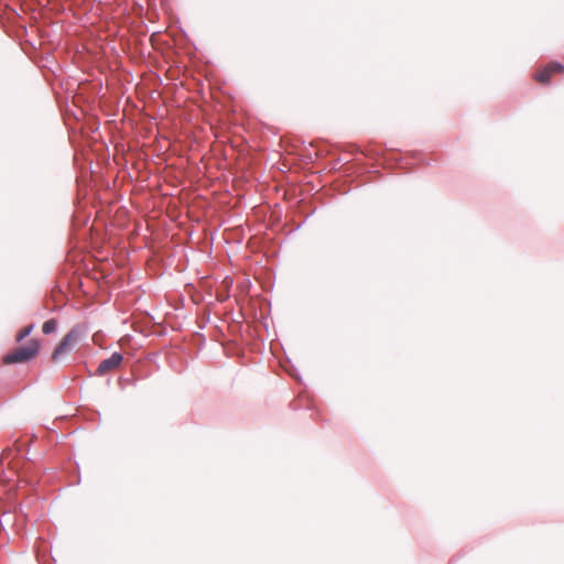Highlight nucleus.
<instances>
[{
    "label": "nucleus",
    "instance_id": "f03ea898",
    "mask_svg": "<svg viewBox=\"0 0 564 564\" xmlns=\"http://www.w3.org/2000/svg\"><path fill=\"white\" fill-rule=\"evenodd\" d=\"M83 334L84 329L82 326L77 325L73 327L55 347L52 354V360L56 362L63 355L69 352L78 344Z\"/></svg>",
    "mask_w": 564,
    "mask_h": 564
},
{
    "label": "nucleus",
    "instance_id": "39448f33",
    "mask_svg": "<svg viewBox=\"0 0 564 564\" xmlns=\"http://www.w3.org/2000/svg\"><path fill=\"white\" fill-rule=\"evenodd\" d=\"M56 327H57L56 321L54 318H51L43 324L42 330L44 334H51L56 330Z\"/></svg>",
    "mask_w": 564,
    "mask_h": 564
},
{
    "label": "nucleus",
    "instance_id": "423d86ee",
    "mask_svg": "<svg viewBox=\"0 0 564 564\" xmlns=\"http://www.w3.org/2000/svg\"><path fill=\"white\" fill-rule=\"evenodd\" d=\"M33 330V325H28L23 327L17 335V341L23 340L25 337H28L31 332Z\"/></svg>",
    "mask_w": 564,
    "mask_h": 564
},
{
    "label": "nucleus",
    "instance_id": "0eeeda50",
    "mask_svg": "<svg viewBox=\"0 0 564 564\" xmlns=\"http://www.w3.org/2000/svg\"><path fill=\"white\" fill-rule=\"evenodd\" d=\"M0 480H10V477L9 476H3L0 474Z\"/></svg>",
    "mask_w": 564,
    "mask_h": 564
},
{
    "label": "nucleus",
    "instance_id": "7ed1b4c3",
    "mask_svg": "<svg viewBox=\"0 0 564 564\" xmlns=\"http://www.w3.org/2000/svg\"><path fill=\"white\" fill-rule=\"evenodd\" d=\"M563 72L564 66L562 64L552 62L539 69L534 75V79L540 84H549L553 75Z\"/></svg>",
    "mask_w": 564,
    "mask_h": 564
},
{
    "label": "nucleus",
    "instance_id": "f257e3e1",
    "mask_svg": "<svg viewBox=\"0 0 564 564\" xmlns=\"http://www.w3.org/2000/svg\"><path fill=\"white\" fill-rule=\"evenodd\" d=\"M40 351V341L37 339H31L25 346L19 347L3 357V362L10 364H22L36 357Z\"/></svg>",
    "mask_w": 564,
    "mask_h": 564
},
{
    "label": "nucleus",
    "instance_id": "20e7f679",
    "mask_svg": "<svg viewBox=\"0 0 564 564\" xmlns=\"http://www.w3.org/2000/svg\"><path fill=\"white\" fill-rule=\"evenodd\" d=\"M122 355L119 354V352H113L109 358L102 360L97 370H96V373L99 375V376H104L115 369H117L121 362H122Z\"/></svg>",
    "mask_w": 564,
    "mask_h": 564
}]
</instances>
